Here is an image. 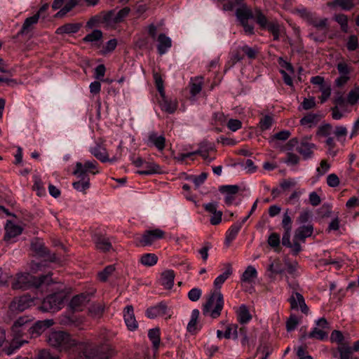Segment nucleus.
<instances>
[{"label":"nucleus","mask_w":359,"mask_h":359,"mask_svg":"<svg viewBox=\"0 0 359 359\" xmlns=\"http://www.w3.org/2000/svg\"><path fill=\"white\" fill-rule=\"evenodd\" d=\"M50 346L59 351H67L74 348L82 353L86 359H100L103 358L102 352L90 343L77 344L70 334L64 331H53L46 337Z\"/></svg>","instance_id":"obj_1"},{"label":"nucleus","mask_w":359,"mask_h":359,"mask_svg":"<svg viewBox=\"0 0 359 359\" xmlns=\"http://www.w3.org/2000/svg\"><path fill=\"white\" fill-rule=\"evenodd\" d=\"M51 276V273L39 277L29 273H18L11 283V287L13 290H27L33 287L43 293L47 290L48 286L53 283Z\"/></svg>","instance_id":"obj_2"},{"label":"nucleus","mask_w":359,"mask_h":359,"mask_svg":"<svg viewBox=\"0 0 359 359\" xmlns=\"http://www.w3.org/2000/svg\"><path fill=\"white\" fill-rule=\"evenodd\" d=\"M89 173L93 175L99 173L98 163L95 160L86 161L83 163H76L72 174L79 180L72 183L74 189L83 194L86 193V191L90 186Z\"/></svg>","instance_id":"obj_3"},{"label":"nucleus","mask_w":359,"mask_h":359,"mask_svg":"<svg viewBox=\"0 0 359 359\" xmlns=\"http://www.w3.org/2000/svg\"><path fill=\"white\" fill-rule=\"evenodd\" d=\"M224 304V297L219 290L211 292L206 302L203 306L204 316H210L212 318H217L223 309Z\"/></svg>","instance_id":"obj_4"},{"label":"nucleus","mask_w":359,"mask_h":359,"mask_svg":"<svg viewBox=\"0 0 359 359\" xmlns=\"http://www.w3.org/2000/svg\"><path fill=\"white\" fill-rule=\"evenodd\" d=\"M298 15L306 22L309 25L312 26L317 30H328V19L320 18L316 13L307 10L305 8L297 9Z\"/></svg>","instance_id":"obj_5"},{"label":"nucleus","mask_w":359,"mask_h":359,"mask_svg":"<svg viewBox=\"0 0 359 359\" xmlns=\"http://www.w3.org/2000/svg\"><path fill=\"white\" fill-rule=\"evenodd\" d=\"M11 331L13 340L6 351L8 355H11L15 351L28 342L27 339L23 337L29 335V327L13 325Z\"/></svg>","instance_id":"obj_6"},{"label":"nucleus","mask_w":359,"mask_h":359,"mask_svg":"<svg viewBox=\"0 0 359 359\" xmlns=\"http://www.w3.org/2000/svg\"><path fill=\"white\" fill-rule=\"evenodd\" d=\"M255 17L257 23L262 29H267L272 34L274 41H278L279 39L281 26L277 20L269 21L260 10H255Z\"/></svg>","instance_id":"obj_7"},{"label":"nucleus","mask_w":359,"mask_h":359,"mask_svg":"<svg viewBox=\"0 0 359 359\" xmlns=\"http://www.w3.org/2000/svg\"><path fill=\"white\" fill-rule=\"evenodd\" d=\"M65 295L63 292H57L47 296L39 306L43 312H56L60 310L64 304Z\"/></svg>","instance_id":"obj_8"},{"label":"nucleus","mask_w":359,"mask_h":359,"mask_svg":"<svg viewBox=\"0 0 359 359\" xmlns=\"http://www.w3.org/2000/svg\"><path fill=\"white\" fill-rule=\"evenodd\" d=\"M122 144L121 142L117 147L116 154L111 158L109 157L107 149L100 144H96L95 147H91L89 149V151L93 155L97 160L102 163L110 162L114 163L121 159L122 156Z\"/></svg>","instance_id":"obj_9"},{"label":"nucleus","mask_w":359,"mask_h":359,"mask_svg":"<svg viewBox=\"0 0 359 359\" xmlns=\"http://www.w3.org/2000/svg\"><path fill=\"white\" fill-rule=\"evenodd\" d=\"M311 137H303L299 143L296 138L291 139L289 141L290 145L297 146V151L302 156L303 158L306 160L312 158L313 149L316 148V145L311 142Z\"/></svg>","instance_id":"obj_10"},{"label":"nucleus","mask_w":359,"mask_h":359,"mask_svg":"<svg viewBox=\"0 0 359 359\" xmlns=\"http://www.w3.org/2000/svg\"><path fill=\"white\" fill-rule=\"evenodd\" d=\"M165 232L160 229L148 230L143 233L140 243L143 246L150 245L156 240L163 238Z\"/></svg>","instance_id":"obj_11"},{"label":"nucleus","mask_w":359,"mask_h":359,"mask_svg":"<svg viewBox=\"0 0 359 359\" xmlns=\"http://www.w3.org/2000/svg\"><path fill=\"white\" fill-rule=\"evenodd\" d=\"M54 324L53 320H39L29 327V336L31 338L41 335L47 328Z\"/></svg>","instance_id":"obj_12"},{"label":"nucleus","mask_w":359,"mask_h":359,"mask_svg":"<svg viewBox=\"0 0 359 359\" xmlns=\"http://www.w3.org/2000/svg\"><path fill=\"white\" fill-rule=\"evenodd\" d=\"M219 191L224 195V202L227 205H231L236 199V196L240 191L238 185H222L219 187Z\"/></svg>","instance_id":"obj_13"},{"label":"nucleus","mask_w":359,"mask_h":359,"mask_svg":"<svg viewBox=\"0 0 359 359\" xmlns=\"http://www.w3.org/2000/svg\"><path fill=\"white\" fill-rule=\"evenodd\" d=\"M289 302L292 309H300L305 314L309 313V307L306 306L302 294L297 292H293L289 299Z\"/></svg>","instance_id":"obj_14"},{"label":"nucleus","mask_w":359,"mask_h":359,"mask_svg":"<svg viewBox=\"0 0 359 359\" xmlns=\"http://www.w3.org/2000/svg\"><path fill=\"white\" fill-rule=\"evenodd\" d=\"M123 318L127 328L130 331H135L138 327L137 321L135 319L134 309L132 305H128L123 310Z\"/></svg>","instance_id":"obj_15"},{"label":"nucleus","mask_w":359,"mask_h":359,"mask_svg":"<svg viewBox=\"0 0 359 359\" xmlns=\"http://www.w3.org/2000/svg\"><path fill=\"white\" fill-rule=\"evenodd\" d=\"M203 208L206 212L212 214L210 222L212 225H217L222 221V212L217 210L218 203L217 202H211L203 204Z\"/></svg>","instance_id":"obj_16"},{"label":"nucleus","mask_w":359,"mask_h":359,"mask_svg":"<svg viewBox=\"0 0 359 359\" xmlns=\"http://www.w3.org/2000/svg\"><path fill=\"white\" fill-rule=\"evenodd\" d=\"M90 301V297L88 294H80L74 296L69 304V307L73 311H82L83 307Z\"/></svg>","instance_id":"obj_17"},{"label":"nucleus","mask_w":359,"mask_h":359,"mask_svg":"<svg viewBox=\"0 0 359 359\" xmlns=\"http://www.w3.org/2000/svg\"><path fill=\"white\" fill-rule=\"evenodd\" d=\"M34 303L33 299L30 296L23 295L19 298L15 299L11 305L13 310L23 311L30 307Z\"/></svg>","instance_id":"obj_18"},{"label":"nucleus","mask_w":359,"mask_h":359,"mask_svg":"<svg viewBox=\"0 0 359 359\" xmlns=\"http://www.w3.org/2000/svg\"><path fill=\"white\" fill-rule=\"evenodd\" d=\"M147 144L149 147H155L159 151H162L165 147V138L163 135H158L155 132H150L148 135Z\"/></svg>","instance_id":"obj_19"},{"label":"nucleus","mask_w":359,"mask_h":359,"mask_svg":"<svg viewBox=\"0 0 359 359\" xmlns=\"http://www.w3.org/2000/svg\"><path fill=\"white\" fill-rule=\"evenodd\" d=\"M158 104L162 111L170 114L175 113L178 107L177 101L168 99L165 94H164V96H161V99L158 100Z\"/></svg>","instance_id":"obj_20"},{"label":"nucleus","mask_w":359,"mask_h":359,"mask_svg":"<svg viewBox=\"0 0 359 359\" xmlns=\"http://www.w3.org/2000/svg\"><path fill=\"white\" fill-rule=\"evenodd\" d=\"M270 264L267 267V276L270 279H273L277 274H281L284 271V268L279 259H269Z\"/></svg>","instance_id":"obj_21"},{"label":"nucleus","mask_w":359,"mask_h":359,"mask_svg":"<svg viewBox=\"0 0 359 359\" xmlns=\"http://www.w3.org/2000/svg\"><path fill=\"white\" fill-rule=\"evenodd\" d=\"M168 306L165 302H160L156 306L148 308L146 311V316L149 318H155L158 316H165L167 313Z\"/></svg>","instance_id":"obj_22"},{"label":"nucleus","mask_w":359,"mask_h":359,"mask_svg":"<svg viewBox=\"0 0 359 359\" xmlns=\"http://www.w3.org/2000/svg\"><path fill=\"white\" fill-rule=\"evenodd\" d=\"M313 232V226L311 224L307 225H302L297 228L294 233V237L297 239H300L301 242L304 243L305 239L310 237Z\"/></svg>","instance_id":"obj_23"},{"label":"nucleus","mask_w":359,"mask_h":359,"mask_svg":"<svg viewBox=\"0 0 359 359\" xmlns=\"http://www.w3.org/2000/svg\"><path fill=\"white\" fill-rule=\"evenodd\" d=\"M93 240L96 248L102 252H107L111 248V244L109 239L100 234H95Z\"/></svg>","instance_id":"obj_24"},{"label":"nucleus","mask_w":359,"mask_h":359,"mask_svg":"<svg viewBox=\"0 0 359 359\" xmlns=\"http://www.w3.org/2000/svg\"><path fill=\"white\" fill-rule=\"evenodd\" d=\"M39 19V13H36L34 15L26 18L20 30L18 33V35H24L30 32L33 29V26L37 24Z\"/></svg>","instance_id":"obj_25"},{"label":"nucleus","mask_w":359,"mask_h":359,"mask_svg":"<svg viewBox=\"0 0 359 359\" xmlns=\"http://www.w3.org/2000/svg\"><path fill=\"white\" fill-rule=\"evenodd\" d=\"M158 44L157 46L158 52L160 55L165 54L168 49L172 46L171 39L165 34H160L158 36Z\"/></svg>","instance_id":"obj_26"},{"label":"nucleus","mask_w":359,"mask_h":359,"mask_svg":"<svg viewBox=\"0 0 359 359\" xmlns=\"http://www.w3.org/2000/svg\"><path fill=\"white\" fill-rule=\"evenodd\" d=\"M226 270L225 271L218 276L214 280V286L216 288L215 290H219L223 283L229 278L232 274L231 265L229 263L224 264Z\"/></svg>","instance_id":"obj_27"},{"label":"nucleus","mask_w":359,"mask_h":359,"mask_svg":"<svg viewBox=\"0 0 359 359\" xmlns=\"http://www.w3.org/2000/svg\"><path fill=\"white\" fill-rule=\"evenodd\" d=\"M307 337L323 341L327 338V332L319 327H314L308 334H304L301 336V340H305Z\"/></svg>","instance_id":"obj_28"},{"label":"nucleus","mask_w":359,"mask_h":359,"mask_svg":"<svg viewBox=\"0 0 359 359\" xmlns=\"http://www.w3.org/2000/svg\"><path fill=\"white\" fill-rule=\"evenodd\" d=\"M175 273L172 270H166L161 274V283L165 289H171L174 285Z\"/></svg>","instance_id":"obj_29"},{"label":"nucleus","mask_w":359,"mask_h":359,"mask_svg":"<svg viewBox=\"0 0 359 359\" xmlns=\"http://www.w3.org/2000/svg\"><path fill=\"white\" fill-rule=\"evenodd\" d=\"M241 6L236 11V17L241 22L248 21L251 18L255 19V14L252 13L250 9L248 8L244 4Z\"/></svg>","instance_id":"obj_30"},{"label":"nucleus","mask_w":359,"mask_h":359,"mask_svg":"<svg viewBox=\"0 0 359 359\" xmlns=\"http://www.w3.org/2000/svg\"><path fill=\"white\" fill-rule=\"evenodd\" d=\"M237 320L241 324L248 323L251 319L252 316L250 313L247 306L242 304L236 311Z\"/></svg>","instance_id":"obj_31"},{"label":"nucleus","mask_w":359,"mask_h":359,"mask_svg":"<svg viewBox=\"0 0 359 359\" xmlns=\"http://www.w3.org/2000/svg\"><path fill=\"white\" fill-rule=\"evenodd\" d=\"M81 24L79 23H67L62 26L59 27L56 29V34H75L79 32L81 28Z\"/></svg>","instance_id":"obj_32"},{"label":"nucleus","mask_w":359,"mask_h":359,"mask_svg":"<svg viewBox=\"0 0 359 359\" xmlns=\"http://www.w3.org/2000/svg\"><path fill=\"white\" fill-rule=\"evenodd\" d=\"M6 234L4 236L5 240H9L12 238H15L22 233V228L16 224L11 222L8 223L6 226Z\"/></svg>","instance_id":"obj_33"},{"label":"nucleus","mask_w":359,"mask_h":359,"mask_svg":"<svg viewBox=\"0 0 359 359\" xmlns=\"http://www.w3.org/2000/svg\"><path fill=\"white\" fill-rule=\"evenodd\" d=\"M243 224V222H237L230 226L226 233V241L227 243H229L236 238Z\"/></svg>","instance_id":"obj_34"},{"label":"nucleus","mask_w":359,"mask_h":359,"mask_svg":"<svg viewBox=\"0 0 359 359\" xmlns=\"http://www.w3.org/2000/svg\"><path fill=\"white\" fill-rule=\"evenodd\" d=\"M161 169L160 166L154 162H146L145 170L137 171V173L142 175H149L156 173H160Z\"/></svg>","instance_id":"obj_35"},{"label":"nucleus","mask_w":359,"mask_h":359,"mask_svg":"<svg viewBox=\"0 0 359 359\" xmlns=\"http://www.w3.org/2000/svg\"><path fill=\"white\" fill-rule=\"evenodd\" d=\"M31 248L34 252H36V255L41 257L45 256L48 252L47 248L39 239H35L32 241Z\"/></svg>","instance_id":"obj_36"},{"label":"nucleus","mask_w":359,"mask_h":359,"mask_svg":"<svg viewBox=\"0 0 359 359\" xmlns=\"http://www.w3.org/2000/svg\"><path fill=\"white\" fill-rule=\"evenodd\" d=\"M257 276V271L252 266H248L241 276V281L250 283Z\"/></svg>","instance_id":"obj_37"},{"label":"nucleus","mask_w":359,"mask_h":359,"mask_svg":"<svg viewBox=\"0 0 359 359\" xmlns=\"http://www.w3.org/2000/svg\"><path fill=\"white\" fill-rule=\"evenodd\" d=\"M140 262L145 266H152L157 263L158 257L154 253H146L142 255Z\"/></svg>","instance_id":"obj_38"},{"label":"nucleus","mask_w":359,"mask_h":359,"mask_svg":"<svg viewBox=\"0 0 359 359\" xmlns=\"http://www.w3.org/2000/svg\"><path fill=\"white\" fill-rule=\"evenodd\" d=\"M104 310V304L100 303L93 304L88 309L89 315L95 318H100Z\"/></svg>","instance_id":"obj_39"},{"label":"nucleus","mask_w":359,"mask_h":359,"mask_svg":"<svg viewBox=\"0 0 359 359\" xmlns=\"http://www.w3.org/2000/svg\"><path fill=\"white\" fill-rule=\"evenodd\" d=\"M148 337L151 341L154 348L157 350L159 347L161 339H160V330L158 328H154L149 330Z\"/></svg>","instance_id":"obj_40"},{"label":"nucleus","mask_w":359,"mask_h":359,"mask_svg":"<svg viewBox=\"0 0 359 359\" xmlns=\"http://www.w3.org/2000/svg\"><path fill=\"white\" fill-rule=\"evenodd\" d=\"M238 325L237 324H229L225 330L224 337L226 339H237L238 337Z\"/></svg>","instance_id":"obj_41"},{"label":"nucleus","mask_w":359,"mask_h":359,"mask_svg":"<svg viewBox=\"0 0 359 359\" xmlns=\"http://www.w3.org/2000/svg\"><path fill=\"white\" fill-rule=\"evenodd\" d=\"M328 30H317L316 32L311 30L309 37L315 42L320 43L325 40Z\"/></svg>","instance_id":"obj_42"},{"label":"nucleus","mask_w":359,"mask_h":359,"mask_svg":"<svg viewBox=\"0 0 359 359\" xmlns=\"http://www.w3.org/2000/svg\"><path fill=\"white\" fill-rule=\"evenodd\" d=\"M332 133V126L329 123L320 126L317 131V135L324 138L330 137Z\"/></svg>","instance_id":"obj_43"},{"label":"nucleus","mask_w":359,"mask_h":359,"mask_svg":"<svg viewBox=\"0 0 359 359\" xmlns=\"http://www.w3.org/2000/svg\"><path fill=\"white\" fill-rule=\"evenodd\" d=\"M116 15L115 11L111 10L103 15L102 22L104 23L107 26H112L114 25L118 24L116 21Z\"/></svg>","instance_id":"obj_44"},{"label":"nucleus","mask_w":359,"mask_h":359,"mask_svg":"<svg viewBox=\"0 0 359 359\" xmlns=\"http://www.w3.org/2000/svg\"><path fill=\"white\" fill-rule=\"evenodd\" d=\"M329 6H339L343 10L349 11L354 6L353 0H336L333 3H328Z\"/></svg>","instance_id":"obj_45"},{"label":"nucleus","mask_w":359,"mask_h":359,"mask_svg":"<svg viewBox=\"0 0 359 359\" xmlns=\"http://www.w3.org/2000/svg\"><path fill=\"white\" fill-rule=\"evenodd\" d=\"M321 92V96L319 97L321 103L326 102L331 95V86L329 83H325L319 88Z\"/></svg>","instance_id":"obj_46"},{"label":"nucleus","mask_w":359,"mask_h":359,"mask_svg":"<svg viewBox=\"0 0 359 359\" xmlns=\"http://www.w3.org/2000/svg\"><path fill=\"white\" fill-rule=\"evenodd\" d=\"M102 37V32L99 29H94L91 33L87 34L83 39L85 42H95Z\"/></svg>","instance_id":"obj_47"},{"label":"nucleus","mask_w":359,"mask_h":359,"mask_svg":"<svg viewBox=\"0 0 359 359\" xmlns=\"http://www.w3.org/2000/svg\"><path fill=\"white\" fill-rule=\"evenodd\" d=\"M334 19L340 25L341 29L344 32H348V18L346 15L337 14L334 15Z\"/></svg>","instance_id":"obj_48"},{"label":"nucleus","mask_w":359,"mask_h":359,"mask_svg":"<svg viewBox=\"0 0 359 359\" xmlns=\"http://www.w3.org/2000/svg\"><path fill=\"white\" fill-rule=\"evenodd\" d=\"M347 128L344 126H336L335 130L333 132V134L339 142H343L345 140V137L347 135Z\"/></svg>","instance_id":"obj_49"},{"label":"nucleus","mask_w":359,"mask_h":359,"mask_svg":"<svg viewBox=\"0 0 359 359\" xmlns=\"http://www.w3.org/2000/svg\"><path fill=\"white\" fill-rule=\"evenodd\" d=\"M317 122V116L316 114H309L307 116H304L300 120V123L302 126H307L309 128L312 127Z\"/></svg>","instance_id":"obj_50"},{"label":"nucleus","mask_w":359,"mask_h":359,"mask_svg":"<svg viewBox=\"0 0 359 359\" xmlns=\"http://www.w3.org/2000/svg\"><path fill=\"white\" fill-rule=\"evenodd\" d=\"M289 210L287 209L283 214L282 219V226L285 231H292V219L289 215Z\"/></svg>","instance_id":"obj_51"},{"label":"nucleus","mask_w":359,"mask_h":359,"mask_svg":"<svg viewBox=\"0 0 359 359\" xmlns=\"http://www.w3.org/2000/svg\"><path fill=\"white\" fill-rule=\"evenodd\" d=\"M299 321L297 316L292 314L286 322V328L288 332H292L296 329Z\"/></svg>","instance_id":"obj_52"},{"label":"nucleus","mask_w":359,"mask_h":359,"mask_svg":"<svg viewBox=\"0 0 359 359\" xmlns=\"http://www.w3.org/2000/svg\"><path fill=\"white\" fill-rule=\"evenodd\" d=\"M207 173L202 172L198 175H192L189 177V180L194 184L196 188H198L202 184L204 183L207 179Z\"/></svg>","instance_id":"obj_53"},{"label":"nucleus","mask_w":359,"mask_h":359,"mask_svg":"<svg viewBox=\"0 0 359 359\" xmlns=\"http://www.w3.org/2000/svg\"><path fill=\"white\" fill-rule=\"evenodd\" d=\"M115 267L113 265L106 266L103 271L98 273L99 278L102 281H106L108 277L114 271Z\"/></svg>","instance_id":"obj_54"},{"label":"nucleus","mask_w":359,"mask_h":359,"mask_svg":"<svg viewBox=\"0 0 359 359\" xmlns=\"http://www.w3.org/2000/svg\"><path fill=\"white\" fill-rule=\"evenodd\" d=\"M273 123V118L269 115L264 116L259 121V126L262 130H266L271 128Z\"/></svg>","instance_id":"obj_55"},{"label":"nucleus","mask_w":359,"mask_h":359,"mask_svg":"<svg viewBox=\"0 0 359 359\" xmlns=\"http://www.w3.org/2000/svg\"><path fill=\"white\" fill-rule=\"evenodd\" d=\"M11 278V274L6 269L0 268V286L7 285Z\"/></svg>","instance_id":"obj_56"},{"label":"nucleus","mask_w":359,"mask_h":359,"mask_svg":"<svg viewBox=\"0 0 359 359\" xmlns=\"http://www.w3.org/2000/svg\"><path fill=\"white\" fill-rule=\"evenodd\" d=\"M202 295V290L198 287H194L188 292V298L191 302L198 301Z\"/></svg>","instance_id":"obj_57"},{"label":"nucleus","mask_w":359,"mask_h":359,"mask_svg":"<svg viewBox=\"0 0 359 359\" xmlns=\"http://www.w3.org/2000/svg\"><path fill=\"white\" fill-rule=\"evenodd\" d=\"M154 79H155V83L156 88L160 94L161 96H164L165 90H164V86H163V81L161 79V76L158 74H155L154 75Z\"/></svg>","instance_id":"obj_58"},{"label":"nucleus","mask_w":359,"mask_h":359,"mask_svg":"<svg viewBox=\"0 0 359 359\" xmlns=\"http://www.w3.org/2000/svg\"><path fill=\"white\" fill-rule=\"evenodd\" d=\"M327 184L329 187L334 188L339 185L340 181L336 174L332 173L327 177Z\"/></svg>","instance_id":"obj_59"},{"label":"nucleus","mask_w":359,"mask_h":359,"mask_svg":"<svg viewBox=\"0 0 359 359\" xmlns=\"http://www.w3.org/2000/svg\"><path fill=\"white\" fill-rule=\"evenodd\" d=\"M280 236L277 233H272L268 238V244L272 248L278 247L280 245Z\"/></svg>","instance_id":"obj_60"},{"label":"nucleus","mask_w":359,"mask_h":359,"mask_svg":"<svg viewBox=\"0 0 359 359\" xmlns=\"http://www.w3.org/2000/svg\"><path fill=\"white\" fill-rule=\"evenodd\" d=\"M227 127L230 130L236 132L241 128L242 123L238 119L231 118L227 123Z\"/></svg>","instance_id":"obj_61"},{"label":"nucleus","mask_w":359,"mask_h":359,"mask_svg":"<svg viewBox=\"0 0 359 359\" xmlns=\"http://www.w3.org/2000/svg\"><path fill=\"white\" fill-rule=\"evenodd\" d=\"M130 8L128 7H125L122 9H121L118 12H117L116 13H115V15H116V22L118 23H120L125 18H126L128 14L130 13Z\"/></svg>","instance_id":"obj_62"},{"label":"nucleus","mask_w":359,"mask_h":359,"mask_svg":"<svg viewBox=\"0 0 359 359\" xmlns=\"http://www.w3.org/2000/svg\"><path fill=\"white\" fill-rule=\"evenodd\" d=\"M339 75L349 76L350 67L346 62H339L337 66Z\"/></svg>","instance_id":"obj_63"},{"label":"nucleus","mask_w":359,"mask_h":359,"mask_svg":"<svg viewBox=\"0 0 359 359\" xmlns=\"http://www.w3.org/2000/svg\"><path fill=\"white\" fill-rule=\"evenodd\" d=\"M37 359H60L57 356H53L48 350H41L39 351Z\"/></svg>","instance_id":"obj_64"}]
</instances>
